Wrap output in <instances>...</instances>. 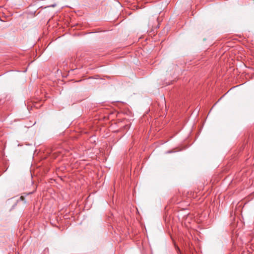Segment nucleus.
<instances>
[{
  "label": "nucleus",
  "mask_w": 254,
  "mask_h": 254,
  "mask_svg": "<svg viewBox=\"0 0 254 254\" xmlns=\"http://www.w3.org/2000/svg\"><path fill=\"white\" fill-rule=\"evenodd\" d=\"M20 199L21 200H23V199H24L23 196H21L20 197Z\"/></svg>",
  "instance_id": "nucleus-1"
},
{
  "label": "nucleus",
  "mask_w": 254,
  "mask_h": 254,
  "mask_svg": "<svg viewBox=\"0 0 254 254\" xmlns=\"http://www.w3.org/2000/svg\"><path fill=\"white\" fill-rule=\"evenodd\" d=\"M0 20L1 21H3L4 20L1 19V18H0Z\"/></svg>",
  "instance_id": "nucleus-2"
}]
</instances>
